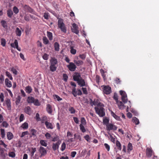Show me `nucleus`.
I'll use <instances>...</instances> for the list:
<instances>
[{
  "label": "nucleus",
  "mask_w": 159,
  "mask_h": 159,
  "mask_svg": "<svg viewBox=\"0 0 159 159\" xmlns=\"http://www.w3.org/2000/svg\"><path fill=\"white\" fill-rule=\"evenodd\" d=\"M67 67L71 71H75L76 68V65L73 62L69 63V64L67 66Z\"/></svg>",
  "instance_id": "obj_6"
},
{
  "label": "nucleus",
  "mask_w": 159,
  "mask_h": 159,
  "mask_svg": "<svg viewBox=\"0 0 159 159\" xmlns=\"http://www.w3.org/2000/svg\"><path fill=\"white\" fill-rule=\"evenodd\" d=\"M23 7L27 12L31 13L32 14L34 13V11L29 6L25 5L23 6Z\"/></svg>",
  "instance_id": "obj_10"
},
{
  "label": "nucleus",
  "mask_w": 159,
  "mask_h": 159,
  "mask_svg": "<svg viewBox=\"0 0 159 159\" xmlns=\"http://www.w3.org/2000/svg\"><path fill=\"white\" fill-rule=\"evenodd\" d=\"M37 131L34 129H32L31 130V134L33 136H35Z\"/></svg>",
  "instance_id": "obj_55"
},
{
  "label": "nucleus",
  "mask_w": 159,
  "mask_h": 159,
  "mask_svg": "<svg viewBox=\"0 0 159 159\" xmlns=\"http://www.w3.org/2000/svg\"><path fill=\"white\" fill-rule=\"evenodd\" d=\"M0 156L4 159L5 157L4 153V149L3 148H1L0 149Z\"/></svg>",
  "instance_id": "obj_25"
},
{
  "label": "nucleus",
  "mask_w": 159,
  "mask_h": 159,
  "mask_svg": "<svg viewBox=\"0 0 159 159\" xmlns=\"http://www.w3.org/2000/svg\"><path fill=\"white\" fill-rule=\"evenodd\" d=\"M68 110L70 111V113L71 114H74L75 113V110L73 107H69V108Z\"/></svg>",
  "instance_id": "obj_46"
},
{
  "label": "nucleus",
  "mask_w": 159,
  "mask_h": 159,
  "mask_svg": "<svg viewBox=\"0 0 159 159\" xmlns=\"http://www.w3.org/2000/svg\"><path fill=\"white\" fill-rule=\"evenodd\" d=\"M11 45L12 47L16 48L18 51H20V48L18 47V43L16 39L15 40L13 43H11Z\"/></svg>",
  "instance_id": "obj_12"
},
{
  "label": "nucleus",
  "mask_w": 159,
  "mask_h": 159,
  "mask_svg": "<svg viewBox=\"0 0 159 159\" xmlns=\"http://www.w3.org/2000/svg\"><path fill=\"white\" fill-rule=\"evenodd\" d=\"M132 121L136 125H138L139 123V119L135 117H133L132 119Z\"/></svg>",
  "instance_id": "obj_24"
},
{
  "label": "nucleus",
  "mask_w": 159,
  "mask_h": 159,
  "mask_svg": "<svg viewBox=\"0 0 159 159\" xmlns=\"http://www.w3.org/2000/svg\"><path fill=\"white\" fill-rule=\"evenodd\" d=\"M77 83L80 87H83L84 86H85L86 87L88 86L87 85L85 84L84 80L82 78L78 80L77 82Z\"/></svg>",
  "instance_id": "obj_11"
},
{
  "label": "nucleus",
  "mask_w": 159,
  "mask_h": 159,
  "mask_svg": "<svg viewBox=\"0 0 159 159\" xmlns=\"http://www.w3.org/2000/svg\"><path fill=\"white\" fill-rule=\"evenodd\" d=\"M82 90L83 91L84 94L86 95L88 94V92L86 88H85L82 87Z\"/></svg>",
  "instance_id": "obj_61"
},
{
  "label": "nucleus",
  "mask_w": 159,
  "mask_h": 159,
  "mask_svg": "<svg viewBox=\"0 0 159 159\" xmlns=\"http://www.w3.org/2000/svg\"><path fill=\"white\" fill-rule=\"evenodd\" d=\"M23 129H27L28 128V124L27 122H25L21 126Z\"/></svg>",
  "instance_id": "obj_33"
},
{
  "label": "nucleus",
  "mask_w": 159,
  "mask_h": 159,
  "mask_svg": "<svg viewBox=\"0 0 159 159\" xmlns=\"http://www.w3.org/2000/svg\"><path fill=\"white\" fill-rule=\"evenodd\" d=\"M21 99V97L19 95L18 96L16 101V105H18L20 102Z\"/></svg>",
  "instance_id": "obj_35"
},
{
  "label": "nucleus",
  "mask_w": 159,
  "mask_h": 159,
  "mask_svg": "<svg viewBox=\"0 0 159 159\" xmlns=\"http://www.w3.org/2000/svg\"><path fill=\"white\" fill-rule=\"evenodd\" d=\"M80 130L83 133L85 132L86 131L84 127L82 124H80Z\"/></svg>",
  "instance_id": "obj_50"
},
{
  "label": "nucleus",
  "mask_w": 159,
  "mask_h": 159,
  "mask_svg": "<svg viewBox=\"0 0 159 159\" xmlns=\"http://www.w3.org/2000/svg\"><path fill=\"white\" fill-rule=\"evenodd\" d=\"M57 67V65L51 64L50 66V70L52 72H54L56 70Z\"/></svg>",
  "instance_id": "obj_22"
},
{
  "label": "nucleus",
  "mask_w": 159,
  "mask_h": 159,
  "mask_svg": "<svg viewBox=\"0 0 159 159\" xmlns=\"http://www.w3.org/2000/svg\"><path fill=\"white\" fill-rule=\"evenodd\" d=\"M34 98L32 97H28L27 100V102L29 103H33L34 101Z\"/></svg>",
  "instance_id": "obj_21"
},
{
  "label": "nucleus",
  "mask_w": 159,
  "mask_h": 159,
  "mask_svg": "<svg viewBox=\"0 0 159 159\" xmlns=\"http://www.w3.org/2000/svg\"><path fill=\"white\" fill-rule=\"evenodd\" d=\"M120 95L121 96V100L124 103H126L127 102L128 99L127 95L125 92L122 90L120 91Z\"/></svg>",
  "instance_id": "obj_3"
},
{
  "label": "nucleus",
  "mask_w": 159,
  "mask_h": 159,
  "mask_svg": "<svg viewBox=\"0 0 159 159\" xmlns=\"http://www.w3.org/2000/svg\"><path fill=\"white\" fill-rule=\"evenodd\" d=\"M16 32L17 35L18 36H20L21 35V31L18 27L16 28Z\"/></svg>",
  "instance_id": "obj_37"
},
{
  "label": "nucleus",
  "mask_w": 159,
  "mask_h": 159,
  "mask_svg": "<svg viewBox=\"0 0 159 159\" xmlns=\"http://www.w3.org/2000/svg\"><path fill=\"white\" fill-rule=\"evenodd\" d=\"M63 80L65 82H66L68 78V76L65 74H64L63 75Z\"/></svg>",
  "instance_id": "obj_52"
},
{
  "label": "nucleus",
  "mask_w": 159,
  "mask_h": 159,
  "mask_svg": "<svg viewBox=\"0 0 159 159\" xmlns=\"http://www.w3.org/2000/svg\"><path fill=\"white\" fill-rule=\"evenodd\" d=\"M45 135L47 139H49L51 138V134L48 133H46Z\"/></svg>",
  "instance_id": "obj_63"
},
{
  "label": "nucleus",
  "mask_w": 159,
  "mask_h": 159,
  "mask_svg": "<svg viewBox=\"0 0 159 159\" xmlns=\"http://www.w3.org/2000/svg\"><path fill=\"white\" fill-rule=\"evenodd\" d=\"M13 135L11 132H8L7 133V138L8 140H10L11 139L13 138Z\"/></svg>",
  "instance_id": "obj_27"
},
{
  "label": "nucleus",
  "mask_w": 159,
  "mask_h": 159,
  "mask_svg": "<svg viewBox=\"0 0 159 159\" xmlns=\"http://www.w3.org/2000/svg\"><path fill=\"white\" fill-rule=\"evenodd\" d=\"M54 98L55 99H57L58 101H60L62 100V99L59 96L57 95H53Z\"/></svg>",
  "instance_id": "obj_56"
},
{
  "label": "nucleus",
  "mask_w": 159,
  "mask_h": 159,
  "mask_svg": "<svg viewBox=\"0 0 159 159\" xmlns=\"http://www.w3.org/2000/svg\"><path fill=\"white\" fill-rule=\"evenodd\" d=\"M40 144L43 146L44 147H46L47 145V143L45 142V141L43 140H41L40 141Z\"/></svg>",
  "instance_id": "obj_47"
},
{
  "label": "nucleus",
  "mask_w": 159,
  "mask_h": 159,
  "mask_svg": "<svg viewBox=\"0 0 159 159\" xmlns=\"http://www.w3.org/2000/svg\"><path fill=\"white\" fill-rule=\"evenodd\" d=\"M11 71L13 72V73L15 75L17 74V71L16 70L14 67L11 68Z\"/></svg>",
  "instance_id": "obj_59"
},
{
  "label": "nucleus",
  "mask_w": 159,
  "mask_h": 159,
  "mask_svg": "<svg viewBox=\"0 0 159 159\" xmlns=\"http://www.w3.org/2000/svg\"><path fill=\"white\" fill-rule=\"evenodd\" d=\"M5 84L6 86L10 88L12 86L11 82L7 78H6L5 80Z\"/></svg>",
  "instance_id": "obj_19"
},
{
  "label": "nucleus",
  "mask_w": 159,
  "mask_h": 159,
  "mask_svg": "<svg viewBox=\"0 0 159 159\" xmlns=\"http://www.w3.org/2000/svg\"><path fill=\"white\" fill-rule=\"evenodd\" d=\"M0 131L1 132V137L2 138H3L5 137V130L3 129H0Z\"/></svg>",
  "instance_id": "obj_48"
},
{
  "label": "nucleus",
  "mask_w": 159,
  "mask_h": 159,
  "mask_svg": "<svg viewBox=\"0 0 159 159\" xmlns=\"http://www.w3.org/2000/svg\"><path fill=\"white\" fill-rule=\"evenodd\" d=\"M8 155L9 157L13 158L15 157V153L13 152H9Z\"/></svg>",
  "instance_id": "obj_57"
},
{
  "label": "nucleus",
  "mask_w": 159,
  "mask_h": 159,
  "mask_svg": "<svg viewBox=\"0 0 159 159\" xmlns=\"http://www.w3.org/2000/svg\"><path fill=\"white\" fill-rule=\"evenodd\" d=\"M7 14L8 16L9 17L11 18L12 17V16L13 14V12L11 10H8L7 11Z\"/></svg>",
  "instance_id": "obj_36"
},
{
  "label": "nucleus",
  "mask_w": 159,
  "mask_h": 159,
  "mask_svg": "<svg viewBox=\"0 0 159 159\" xmlns=\"http://www.w3.org/2000/svg\"><path fill=\"white\" fill-rule=\"evenodd\" d=\"M77 90H76L75 88H74L72 90V93L74 97L77 96Z\"/></svg>",
  "instance_id": "obj_45"
},
{
  "label": "nucleus",
  "mask_w": 159,
  "mask_h": 159,
  "mask_svg": "<svg viewBox=\"0 0 159 159\" xmlns=\"http://www.w3.org/2000/svg\"><path fill=\"white\" fill-rule=\"evenodd\" d=\"M28 134L29 133L27 131L23 132L22 133L21 135L20 136L22 138L24 137L25 135Z\"/></svg>",
  "instance_id": "obj_58"
},
{
  "label": "nucleus",
  "mask_w": 159,
  "mask_h": 159,
  "mask_svg": "<svg viewBox=\"0 0 159 159\" xmlns=\"http://www.w3.org/2000/svg\"><path fill=\"white\" fill-rule=\"evenodd\" d=\"M40 153L41 154L40 157L44 156L47 154V151L46 149L43 147H40L39 150Z\"/></svg>",
  "instance_id": "obj_7"
},
{
  "label": "nucleus",
  "mask_w": 159,
  "mask_h": 159,
  "mask_svg": "<svg viewBox=\"0 0 159 159\" xmlns=\"http://www.w3.org/2000/svg\"><path fill=\"white\" fill-rule=\"evenodd\" d=\"M32 151L31 152L30 156L31 157H32L34 155V152L36 151V148H32Z\"/></svg>",
  "instance_id": "obj_40"
},
{
  "label": "nucleus",
  "mask_w": 159,
  "mask_h": 159,
  "mask_svg": "<svg viewBox=\"0 0 159 159\" xmlns=\"http://www.w3.org/2000/svg\"><path fill=\"white\" fill-rule=\"evenodd\" d=\"M5 102L7 105V108L8 110H10L11 109V102L10 99L8 98L6 99L5 100Z\"/></svg>",
  "instance_id": "obj_16"
},
{
  "label": "nucleus",
  "mask_w": 159,
  "mask_h": 159,
  "mask_svg": "<svg viewBox=\"0 0 159 159\" xmlns=\"http://www.w3.org/2000/svg\"><path fill=\"white\" fill-rule=\"evenodd\" d=\"M1 23L3 28L6 29L7 28V24L6 21L4 20H2L1 21Z\"/></svg>",
  "instance_id": "obj_28"
},
{
  "label": "nucleus",
  "mask_w": 159,
  "mask_h": 159,
  "mask_svg": "<svg viewBox=\"0 0 159 159\" xmlns=\"http://www.w3.org/2000/svg\"><path fill=\"white\" fill-rule=\"evenodd\" d=\"M61 143L60 140L58 141L56 143H53L52 144V148L53 150L55 151L59 148V145Z\"/></svg>",
  "instance_id": "obj_13"
},
{
  "label": "nucleus",
  "mask_w": 159,
  "mask_h": 159,
  "mask_svg": "<svg viewBox=\"0 0 159 159\" xmlns=\"http://www.w3.org/2000/svg\"><path fill=\"white\" fill-rule=\"evenodd\" d=\"M78 27L76 24H73L72 27L71 28L72 32L76 34H78L79 33V31L78 30Z\"/></svg>",
  "instance_id": "obj_9"
},
{
  "label": "nucleus",
  "mask_w": 159,
  "mask_h": 159,
  "mask_svg": "<svg viewBox=\"0 0 159 159\" xmlns=\"http://www.w3.org/2000/svg\"><path fill=\"white\" fill-rule=\"evenodd\" d=\"M25 112L27 114L30 115L32 112V111L29 106H27L25 107L24 109Z\"/></svg>",
  "instance_id": "obj_17"
},
{
  "label": "nucleus",
  "mask_w": 159,
  "mask_h": 159,
  "mask_svg": "<svg viewBox=\"0 0 159 159\" xmlns=\"http://www.w3.org/2000/svg\"><path fill=\"white\" fill-rule=\"evenodd\" d=\"M47 35L50 40H52V34L51 32H47Z\"/></svg>",
  "instance_id": "obj_34"
},
{
  "label": "nucleus",
  "mask_w": 159,
  "mask_h": 159,
  "mask_svg": "<svg viewBox=\"0 0 159 159\" xmlns=\"http://www.w3.org/2000/svg\"><path fill=\"white\" fill-rule=\"evenodd\" d=\"M74 62L77 66H79L82 65L83 62L81 60H74Z\"/></svg>",
  "instance_id": "obj_30"
},
{
  "label": "nucleus",
  "mask_w": 159,
  "mask_h": 159,
  "mask_svg": "<svg viewBox=\"0 0 159 159\" xmlns=\"http://www.w3.org/2000/svg\"><path fill=\"white\" fill-rule=\"evenodd\" d=\"M81 78L80 73L77 72L74 73L73 76V79L75 81L77 82Z\"/></svg>",
  "instance_id": "obj_8"
},
{
  "label": "nucleus",
  "mask_w": 159,
  "mask_h": 159,
  "mask_svg": "<svg viewBox=\"0 0 159 159\" xmlns=\"http://www.w3.org/2000/svg\"><path fill=\"white\" fill-rule=\"evenodd\" d=\"M108 134L110 135L111 141L113 143H115V139L111 135L110 133H108Z\"/></svg>",
  "instance_id": "obj_54"
},
{
  "label": "nucleus",
  "mask_w": 159,
  "mask_h": 159,
  "mask_svg": "<svg viewBox=\"0 0 159 159\" xmlns=\"http://www.w3.org/2000/svg\"><path fill=\"white\" fill-rule=\"evenodd\" d=\"M116 145L117 147H118V149L120 150H121V144L119 141L117 140L116 141Z\"/></svg>",
  "instance_id": "obj_38"
},
{
  "label": "nucleus",
  "mask_w": 159,
  "mask_h": 159,
  "mask_svg": "<svg viewBox=\"0 0 159 159\" xmlns=\"http://www.w3.org/2000/svg\"><path fill=\"white\" fill-rule=\"evenodd\" d=\"M45 124L48 129H52L54 127V126L51 123L48 122L47 121L45 122Z\"/></svg>",
  "instance_id": "obj_14"
},
{
  "label": "nucleus",
  "mask_w": 159,
  "mask_h": 159,
  "mask_svg": "<svg viewBox=\"0 0 159 159\" xmlns=\"http://www.w3.org/2000/svg\"><path fill=\"white\" fill-rule=\"evenodd\" d=\"M52 140L51 141L53 142H55L57 141L60 140H59V137L57 135H55L54 137H51Z\"/></svg>",
  "instance_id": "obj_29"
},
{
  "label": "nucleus",
  "mask_w": 159,
  "mask_h": 159,
  "mask_svg": "<svg viewBox=\"0 0 159 159\" xmlns=\"http://www.w3.org/2000/svg\"><path fill=\"white\" fill-rule=\"evenodd\" d=\"M111 115L116 120H119L120 119V118L119 116L116 115L114 112H113L112 111H111Z\"/></svg>",
  "instance_id": "obj_31"
},
{
  "label": "nucleus",
  "mask_w": 159,
  "mask_h": 159,
  "mask_svg": "<svg viewBox=\"0 0 159 159\" xmlns=\"http://www.w3.org/2000/svg\"><path fill=\"white\" fill-rule=\"evenodd\" d=\"M6 75L7 76L10 80H13V78L12 77V76L11 74V73L8 71L6 72Z\"/></svg>",
  "instance_id": "obj_44"
},
{
  "label": "nucleus",
  "mask_w": 159,
  "mask_h": 159,
  "mask_svg": "<svg viewBox=\"0 0 159 159\" xmlns=\"http://www.w3.org/2000/svg\"><path fill=\"white\" fill-rule=\"evenodd\" d=\"M103 87V91L104 93L106 94H110L111 92V88L108 85L102 86Z\"/></svg>",
  "instance_id": "obj_4"
},
{
  "label": "nucleus",
  "mask_w": 159,
  "mask_h": 159,
  "mask_svg": "<svg viewBox=\"0 0 159 159\" xmlns=\"http://www.w3.org/2000/svg\"><path fill=\"white\" fill-rule=\"evenodd\" d=\"M133 149V147L132 144L129 143L128 145V152H129Z\"/></svg>",
  "instance_id": "obj_41"
},
{
  "label": "nucleus",
  "mask_w": 159,
  "mask_h": 159,
  "mask_svg": "<svg viewBox=\"0 0 159 159\" xmlns=\"http://www.w3.org/2000/svg\"><path fill=\"white\" fill-rule=\"evenodd\" d=\"M13 11L14 13L16 14H17L19 12V10L17 7L15 6L13 8Z\"/></svg>",
  "instance_id": "obj_49"
},
{
  "label": "nucleus",
  "mask_w": 159,
  "mask_h": 159,
  "mask_svg": "<svg viewBox=\"0 0 159 159\" xmlns=\"http://www.w3.org/2000/svg\"><path fill=\"white\" fill-rule=\"evenodd\" d=\"M66 148V144L64 142H63L61 144V150L62 151H64L65 150Z\"/></svg>",
  "instance_id": "obj_51"
},
{
  "label": "nucleus",
  "mask_w": 159,
  "mask_h": 159,
  "mask_svg": "<svg viewBox=\"0 0 159 159\" xmlns=\"http://www.w3.org/2000/svg\"><path fill=\"white\" fill-rule=\"evenodd\" d=\"M25 91L27 93H30L32 92V89L30 86H28L25 87Z\"/></svg>",
  "instance_id": "obj_26"
},
{
  "label": "nucleus",
  "mask_w": 159,
  "mask_h": 159,
  "mask_svg": "<svg viewBox=\"0 0 159 159\" xmlns=\"http://www.w3.org/2000/svg\"><path fill=\"white\" fill-rule=\"evenodd\" d=\"M70 53L73 54H75L76 52V50L73 48L72 46H70Z\"/></svg>",
  "instance_id": "obj_39"
},
{
  "label": "nucleus",
  "mask_w": 159,
  "mask_h": 159,
  "mask_svg": "<svg viewBox=\"0 0 159 159\" xmlns=\"http://www.w3.org/2000/svg\"><path fill=\"white\" fill-rule=\"evenodd\" d=\"M43 43L44 44H47L48 43L49 41L46 37H43Z\"/></svg>",
  "instance_id": "obj_43"
},
{
  "label": "nucleus",
  "mask_w": 159,
  "mask_h": 159,
  "mask_svg": "<svg viewBox=\"0 0 159 159\" xmlns=\"http://www.w3.org/2000/svg\"><path fill=\"white\" fill-rule=\"evenodd\" d=\"M51 64L57 66V61L56 59L55 58H52L50 61Z\"/></svg>",
  "instance_id": "obj_23"
},
{
  "label": "nucleus",
  "mask_w": 159,
  "mask_h": 159,
  "mask_svg": "<svg viewBox=\"0 0 159 159\" xmlns=\"http://www.w3.org/2000/svg\"><path fill=\"white\" fill-rule=\"evenodd\" d=\"M113 98L114 100H116V103L119 101L118 100L117 95L116 93H115L114 94V96H113Z\"/></svg>",
  "instance_id": "obj_60"
},
{
  "label": "nucleus",
  "mask_w": 159,
  "mask_h": 159,
  "mask_svg": "<svg viewBox=\"0 0 159 159\" xmlns=\"http://www.w3.org/2000/svg\"><path fill=\"white\" fill-rule=\"evenodd\" d=\"M109 122V120L107 119L106 118H105L103 120V122L104 123V124L106 125L108 124V123Z\"/></svg>",
  "instance_id": "obj_64"
},
{
  "label": "nucleus",
  "mask_w": 159,
  "mask_h": 159,
  "mask_svg": "<svg viewBox=\"0 0 159 159\" xmlns=\"http://www.w3.org/2000/svg\"><path fill=\"white\" fill-rule=\"evenodd\" d=\"M24 115L23 114H21L20 116L19 121L20 122H21L23 121L24 119Z\"/></svg>",
  "instance_id": "obj_62"
},
{
  "label": "nucleus",
  "mask_w": 159,
  "mask_h": 159,
  "mask_svg": "<svg viewBox=\"0 0 159 159\" xmlns=\"http://www.w3.org/2000/svg\"><path fill=\"white\" fill-rule=\"evenodd\" d=\"M98 100H97L96 101L92 102L93 105H96L97 107L94 108L96 113L100 117H102L105 115V109L103 108L104 104L99 102Z\"/></svg>",
  "instance_id": "obj_1"
},
{
  "label": "nucleus",
  "mask_w": 159,
  "mask_h": 159,
  "mask_svg": "<svg viewBox=\"0 0 159 159\" xmlns=\"http://www.w3.org/2000/svg\"><path fill=\"white\" fill-rule=\"evenodd\" d=\"M152 151L149 148H147L146 149V156L148 158L152 156Z\"/></svg>",
  "instance_id": "obj_15"
},
{
  "label": "nucleus",
  "mask_w": 159,
  "mask_h": 159,
  "mask_svg": "<svg viewBox=\"0 0 159 159\" xmlns=\"http://www.w3.org/2000/svg\"><path fill=\"white\" fill-rule=\"evenodd\" d=\"M54 47L55 50L56 51H58L59 50V45L57 42L54 43Z\"/></svg>",
  "instance_id": "obj_32"
},
{
  "label": "nucleus",
  "mask_w": 159,
  "mask_h": 159,
  "mask_svg": "<svg viewBox=\"0 0 159 159\" xmlns=\"http://www.w3.org/2000/svg\"><path fill=\"white\" fill-rule=\"evenodd\" d=\"M33 103L36 106H39L40 105V103L38 99H35Z\"/></svg>",
  "instance_id": "obj_42"
},
{
  "label": "nucleus",
  "mask_w": 159,
  "mask_h": 159,
  "mask_svg": "<svg viewBox=\"0 0 159 159\" xmlns=\"http://www.w3.org/2000/svg\"><path fill=\"white\" fill-rule=\"evenodd\" d=\"M117 129V127L112 124H108L107 125V130L110 131L111 130H116Z\"/></svg>",
  "instance_id": "obj_5"
},
{
  "label": "nucleus",
  "mask_w": 159,
  "mask_h": 159,
  "mask_svg": "<svg viewBox=\"0 0 159 159\" xmlns=\"http://www.w3.org/2000/svg\"><path fill=\"white\" fill-rule=\"evenodd\" d=\"M119 108L121 110L123 109L125 107V106L123 103L121 101H119L116 103Z\"/></svg>",
  "instance_id": "obj_18"
},
{
  "label": "nucleus",
  "mask_w": 159,
  "mask_h": 159,
  "mask_svg": "<svg viewBox=\"0 0 159 159\" xmlns=\"http://www.w3.org/2000/svg\"><path fill=\"white\" fill-rule=\"evenodd\" d=\"M46 110L48 113L51 114L52 113V107L50 104H48L47 105Z\"/></svg>",
  "instance_id": "obj_20"
},
{
  "label": "nucleus",
  "mask_w": 159,
  "mask_h": 159,
  "mask_svg": "<svg viewBox=\"0 0 159 159\" xmlns=\"http://www.w3.org/2000/svg\"><path fill=\"white\" fill-rule=\"evenodd\" d=\"M6 43V40L4 39H2L1 41V44L4 47L5 46Z\"/></svg>",
  "instance_id": "obj_53"
},
{
  "label": "nucleus",
  "mask_w": 159,
  "mask_h": 159,
  "mask_svg": "<svg viewBox=\"0 0 159 159\" xmlns=\"http://www.w3.org/2000/svg\"><path fill=\"white\" fill-rule=\"evenodd\" d=\"M58 27L61 29V30L66 33V29L65 26V24L63 23V19L60 18L58 21Z\"/></svg>",
  "instance_id": "obj_2"
}]
</instances>
